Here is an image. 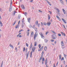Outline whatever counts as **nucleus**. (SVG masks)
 Segmentation results:
<instances>
[{"label":"nucleus","instance_id":"obj_11","mask_svg":"<svg viewBox=\"0 0 67 67\" xmlns=\"http://www.w3.org/2000/svg\"><path fill=\"white\" fill-rule=\"evenodd\" d=\"M62 10H63V11L64 14H66V12H65V10H64V9H62Z\"/></svg>","mask_w":67,"mask_h":67},{"label":"nucleus","instance_id":"obj_64","mask_svg":"<svg viewBox=\"0 0 67 67\" xmlns=\"http://www.w3.org/2000/svg\"><path fill=\"white\" fill-rule=\"evenodd\" d=\"M40 35H42V33H40Z\"/></svg>","mask_w":67,"mask_h":67},{"label":"nucleus","instance_id":"obj_63","mask_svg":"<svg viewBox=\"0 0 67 67\" xmlns=\"http://www.w3.org/2000/svg\"><path fill=\"white\" fill-rule=\"evenodd\" d=\"M22 37V36L21 35L19 36V37Z\"/></svg>","mask_w":67,"mask_h":67},{"label":"nucleus","instance_id":"obj_14","mask_svg":"<svg viewBox=\"0 0 67 67\" xmlns=\"http://www.w3.org/2000/svg\"><path fill=\"white\" fill-rule=\"evenodd\" d=\"M47 3L48 4L50 5H51V3H50V2H48V1H47Z\"/></svg>","mask_w":67,"mask_h":67},{"label":"nucleus","instance_id":"obj_52","mask_svg":"<svg viewBox=\"0 0 67 67\" xmlns=\"http://www.w3.org/2000/svg\"><path fill=\"white\" fill-rule=\"evenodd\" d=\"M1 25V26H3V25H2V23L0 24Z\"/></svg>","mask_w":67,"mask_h":67},{"label":"nucleus","instance_id":"obj_58","mask_svg":"<svg viewBox=\"0 0 67 67\" xmlns=\"http://www.w3.org/2000/svg\"><path fill=\"white\" fill-rule=\"evenodd\" d=\"M24 22V20H22V22L23 23V22Z\"/></svg>","mask_w":67,"mask_h":67},{"label":"nucleus","instance_id":"obj_38","mask_svg":"<svg viewBox=\"0 0 67 67\" xmlns=\"http://www.w3.org/2000/svg\"><path fill=\"white\" fill-rule=\"evenodd\" d=\"M58 35L59 36H61V34H58Z\"/></svg>","mask_w":67,"mask_h":67},{"label":"nucleus","instance_id":"obj_49","mask_svg":"<svg viewBox=\"0 0 67 67\" xmlns=\"http://www.w3.org/2000/svg\"><path fill=\"white\" fill-rule=\"evenodd\" d=\"M64 57H63L62 58V59H61V60H64Z\"/></svg>","mask_w":67,"mask_h":67},{"label":"nucleus","instance_id":"obj_12","mask_svg":"<svg viewBox=\"0 0 67 67\" xmlns=\"http://www.w3.org/2000/svg\"><path fill=\"white\" fill-rule=\"evenodd\" d=\"M61 33L63 35H64V36H65V33H64L63 32H61Z\"/></svg>","mask_w":67,"mask_h":67},{"label":"nucleus","instance_id":"obj_55","mask_svg":"<svg viewBox=\"0 0 67 67\" xmlns=\"http://www.w3.org/2000/svg\"><path fill=\"white\" fill-rule=\"evenodd\" d=\"M55 10H57L58 9V8H57L56 7V8H55Z\"/></svg>","mask_w":67,"mask_h":67},{"label":"nucleus","instance_id":"obj_9","mask_svg":"<svg viewBox=\"0 0 67 67\" xmlns=\"http://www.w3.org/2000/svg\"><path fill=\"white\" fill-rule=\"evenodd\" d=\"M9 45H10V47H11L12 48H14V47H13V46L11 45V44H9Z\"/></svg>","mask_w":67,"mask_h":67},{"label":"nucleus","instance_id":"obj_23","mask_svg":"<svg viewBox=\"0 0 67 67\" xmlns=\"http://www.w3.org/2000/svg\"><path fill=\"white\" fill-rule=\"evenodd\" d=\"M21 34V33H19L18 35L17 36V37H19V36H20V34Z\"/></svg>","mask_w":67,"mask_h":67},{"label":"nucleus","instance_id":"obj_45","mask_svg":"<svg viewBox=\"0 0 67 67\" xmlns=\"http://www.w3.org/2000/svg\"><path fill=\"white\" fill-rule=\"evenodd\" d=\"M3 61H2L1 64V67H2V65H3Z\"/></svg>","mask_w":67,"mask_h":67},{"label":"nucleus","instance_id":"obj_2","mask_svg":"<svg viewBox=\"0 0 67 67\" xmlns=\"http://www.w3.org/2000/svg\"><path fill=\"white\" fill-rule=\"evenodd\" d=\"M37 35H38L37 32H36L35 34L34 35V39L35 40L36 37H37Z\"/></svg>","mask_w":67,"mask_h":67},{"label":"nucleus","instance_id":"obj_62","mask_svg":"<svg viewBox=\"0 0 67 67\" xmlns=\"http://www.w3.org/2000/svg\"><path fill=\"white\" fill-rule=\"evenodd\" d=\"M56 16V17H57V18H59V17L58 16Z\"/></svg>","mask_w":67,"mask_h":67},{"label":"nucleus","instance_id":"obj_5","mask_svg":"<svg viewBox=\"0 0 67 67\" xmlns=\"http://www.w3.org/2000/svg\"><path fill=\"white\" fill-rule=\"evenodd\" d=\"M21 7L22 9H25V8L24 7V6L23 4L21 5Z\"/></svg>","mask_w":67,"mask_h":67},{"label":"nucleus","instance_id":"obj_48","mask_svg":"<svg viewBox=\"0 0 67 67\" xmlns=\"http://www.w3.org/2000/svg\"><path fill=\"white\" fill-rule=\"evenodd\" d=\"M38 27H40V24H38Z\"/></svg>","mask_w":67,"mask_h":67},{"label":"nucleus","instance_id":"obj_57","mask_svg":"<svg viewBox=\"0 0 67 67\" xmlns=\"http://www.w3.org/2000/svg\"><path fill=\"white\" fill-rule=\"evenodd\" d=\"M25 16H26V15L27 14H26V13H25Z\"/></svg>","mask_w":67,"mask_h":67},{"label":"nucleus","instance_id":"obj_54","mask_svg":"<svg viewBox=\"0 0 67 67\" xmlns=\"http://www.w3.org/2000/svg\"><path fill=\"white\" fill-rule=\"evenodd\" d=\"M47 59H46V62H45V63H47Z\"/></svg>","mask_w":67,"mask_h":67},{"label":"nucleus","instance_id":"obj_56","mask_svg":"<svg viewBox=\"0 0 67 67\" xmlns=\"http://www.w3.org/2000/svg\"><path fill=\"white\" fill-rule=\"evenodd\" d=\"M58 15H60V13L59 12H58Z\"/></svg>","mask_w":67,"mask_h":67},{"label":"nucleus","instance_id":"obj_40","mask_svg":"<svg viewBox=\"0 0 67 67\" xmlns=\"http://www.w3.org/2000/svg\"><path fill=\"white\" fill-rule=\"evenodd\" d=\"M35 31H36H36H37V28H35Z\"/></svg>","mask_w":67,"mask_h":67},{"label":"nucleus","instance_id":"obj_1","mask_svg":"<svg viewBox=\"0 0 67 67\" xmlns=\"http://www.w3.org/2000/svg\"><path fill=\"white\" fill-rule=\"evenodd\" d=\"M43 52H44V51H43L41 54H42V55L41 56V57L39 60V62H41V60H42V58H43V54H44V53H43Z\"/></svg>","mask_w":67,"mask_h":67},{"label":"nucleus","instance_id":"obj_53","mask_svg":"<svg viewBox=\"0 0 67 67\" xmlns=\"http://www.w3.org/2000/svg\"><path fill=\"white\" fill-rule=\"evenodd\" d=\"M57 10L58 12H60V10H59V9H57Z\"/></svg>","mask_w":67,"mask_h":67},{"label":"nucleus","instance_id":"obj_37","mask_svg":"<svg viewBox=\"0 0 67 67\" xmlns=\"http://www.w3.org/2000/svg\"><path fill=\"white\" fill-rule=\"evenodd\" d=\"M41 44H40L39 45V48H41Z\"/></svg>","mask_w":67,"mask_h":67},{"label":"nucleus","instance_id":"obj_3","mask_svg":"<svg viewBox=\"0 0 67 67\" xmlns=\"http://www.w3.org/2000/svg\"><path fill=\"white\" fill-rule=\"evenodd\" d=\"M52 38L53 39H56L57 37L55 35H52Z\"/></svg>","mask_w":67,"mask_h":67},{"label":"nucleus","instance_id":"obj_44","mask_svg":"<svg viewBox=\"0 0 67 67\" xmlns=\"http://www.w3.org/2000/svg\"><path fill=\"white\" fill-rule=\"evenodd\" d=\"M14 15H15V13H16V12H15V11H14Z\"/></svg>","mask_w":67,"mask_h":67},{"label":"nucleus","instance_id":"obj_61","mask_svg":"<svg viewBox=\"0 0 67 67\" xmlns=\"http://www.w3.org/2000/svg\"><path fill=\"white\" fill-rule=\"evenodd\" d=\"M33 1L31 0V1H30V2H33Z\"/></svg>","mask_w":67,"mask_h":67},{"label":"nucleus","instance_id":"obj_30","mask_svg":"<svg viewBox=\"0 0 67 67\" xmlns=\"http://www.w3.org/2000/svg\"><path fill=\"white\" fill-rule=\"evenodd\" d=\"M37 44V42H35V46H36V44Z\"/></svg>","mask_w":67,"mask_h":67},{"label":"nucleus","instance_id":"obj_47","mask_svg":"<svg viewBox=\"0 0 67 67\" xmlns=\"http://www.w3.org/2000/svg\"><path fill=\"white\" fill-rule=\"evenodd\" d=\"M51 42H54V40H51Z\"/></svg>","mask_w":67,"mask_h":67},{"label":"nucleus","instance_id":"obj_6","mask_svg":"<svg viewBox=\"0 0 67 67\" xmlns=\"http://www.w3.org/2000/svg\"><path fill=\"white\" fill-rule=\"evenodd\" d=\"M51 22L50 21H49V22L47 23V26H50V25H51Z\"/></svg>","mask_w":67,"mask_h":67},{"label":"nucleus","instance_id":"obj_28","mask_svg":"<svg viewBox=\"0 0 67 67\" xmlns=\"http://www.w3.org/2000/svg\"><path fill=\"white\" fill-rule=\"evenodd\" d=\"M26 45L27 47H29V45L28 44H27V43H26Z\"/></svg>","mask_w":67,"mask_h":67},{"label":"nucleus","instance_id":"obj_16","mask_svg":"<svg viewBox=\"0 0 67 67\" xmlns=\"http://www.w3.org/2000/svg\"><path fill=\"white\" fill-rule=\"evenodd\" d=\"M48 20H49L51 19V17H50V15H49V14H48Z\"/></svg>","mask_w":67,"mask_h":67},{"label":"nucleus","instance_id":"obj_31","mask_svg":"<svg viewBox=\"0 0 67 67\" xmlns=\"http://www.w3.org/2000/svg\"><path fill=\"white\" fill-rule=\"evenodd\" d=\"M42 61L43 62H44L45 61V59H44V58H43L42 59Z\"/></svg>","mask_w":67,"mask_h":67},{"label":"nucleus","instance_id":"obj_41","mask_svg":"<svg viewBox=\"0 0 67 67\" xmlns=\"http://www.w3.org/2000/svg\"><path fill=\"white\" fill-rule=\"evenodd\" d=\"M62 21H63V22H64L65 21H66L64 19H63V18H62Z\"/></svg>","mask_w":67,"mask_h":67},{"label":"nucleus","instance_id":"obj_50","mask_svg":"<svg viewBox=\"0 0 67 67\" xmlns=\"http://www.w3.org/2000/svg\"><path fill=\"white\" fill-rule=\"evenodd\" d=\"M58 62L57 63L56 66H57V65H58Z\"/></svg>","mask_w":67,"mask_h":67},{"label":"nucleus","instance_id":"obj_21","mask_svg":"<svg viewBox=\"0 0 67 67\" xmlns=\"http://www.w3.org/2000/svg\"><path fill=\"white\" fill-rule=\"evenodd\" d=\"M47 49V47L46 46H45L44 48V50L46 51Z\"/></svg>","mask_w":67,"mask_h":67},{"label":"nucleus","instance_id":"obj_39","mask_svg":"<svg viewBox=\"0 0 67 67\" xmlns=\"http://www.w3.org/2000/svg\"><path fill=\"white\" fill-rule=\"evenodd\" d=\"M38 11L39 12H41V13H42L43 12L41 10H38Z\"/></svg>","mask_w":67,"mask_h":67},{"label":"nucleus","instance_id":"obj_22","mask_svg":"<svg viewBox=\"0 0 67 67\" xmlns=\"http://www.w3.org/2000/svg\"><path fill=\"white\" fill-rule=\"evenodd\" d=\"M32 51H31V55H30V57H32Z\"/></svg>","mask_w":67,"mask_h":67},{"label":"nucleus","instance_id":"obj_36","mask_svg":"<svg viewBox=\"0 0 67 67\" xmlns=\"http://www.w3.org/2000/svg\"><path fill=\"white\" fill-rule=\"evenodd\" d=\"M36 24H37H37H38V21L37 20H36Z\"/></svg>","mask_w":67,"mask_h":67},{"label":"nucleus","instance_id":"obj_33","mask_svg":"<svg viewBox=\"0 0 67 67\" xmlns=\"http://www.w3.org/2000/svg\"><path fill=\"white\" fill-rule=\"evenodd\" d=\"M35 47L34 48V50H33V49H34L33 48H32V51H33V52H34V49H35Z\"/></svg>","mask_w":67,"mask_h":67},{"label":"nucleus","instance_id":"obj_51","mask_svg":"<svg viewBox=\"0 0 67 67\" xmlns=\"http://www.w3.org/2000/svg\"><path fill=\"white\" fill-rule=\"evenodd\" d=\"M41 24L42 25H43V23L42 22H41Z\"/></svg>","mask_w":67,"mask_h":67},{"label":"nucleus","instance_id":"obj_19","mask_svg":"<svg viewBox=\"0 0 67 67\" xmlns=\"http://www.w3.org/2000/svg\"><path fill=\"white\" fill-rule=\"evenodd\" d=\"M43 24L44 25H47V23H46V22H44L43 23Z\"/></svg>","mask_w":67,"mask_h":67},{"label":"nucleus","instance_id":"obj_32","mask_svg":"<svg viewBox=\"0 0 67 67\" xmlns=\"http://www.w3.org/2000/svg\"><path fill=\"white\" fill-rule=\"evenodd\" d=\"M48 33H49V32H48V31H47V32H46V35H47V34H48Z\"/></svg>","mask_w":67,"mask_h":67},{"label":"nucleus","instance_id":"obj_43","mask_svg":"<svg viewBox=\"0 0 67 67\" xmlns=\"http://www.w3.org/2000/svg\"><path fill=\"white\" fill-rule=\"evenodd\" d=\"M63 25L64 26V29H66V28L65 27V25Z\"/></svg>","mask_w":67,"mask_h":67},{"label":"nucleus","instance_id":"obj_60","mask_svg":"<svg viewBox=\"0 0 67 67\" xmlns=\"http://www.w3.org/2000/svg\"><path fill=\"white\" fill-rule=\"evenodd\" d=\"M64 23L65 24L66 23V20L64 22Z\"/></svg>","mask_w":67,"mask_h":67},{"label":"nucleus","instance_id":"obj_17","mask_svg":"<svg viewBox=\"0 0 67 67\" xmlns=\"http://www.w3.org/2000/svg\"><path fill=\"white\" fill-rule=\"evenodd\" d=\"M62 58L61 57V54H60L59 55V59H61Z\"/></svg>","mask_w":67,"mask_h":67},{"label":"nucleus","instance_id":"obj_4","mask_svg":"<svg viewBox=\"0 0 67 67\" xmlns=\"http://www.w3.org/2000/svg\"><path fill=\"white\" fill-rule=\"evenodd\" d=\"M29 53H30V51H29L28 53L26 54H25L26 56H27L26 58L27 59L28 58V56H29Z\"/></svg>","mask_w":67,"mask_h":67},{"label":"nucleus","instance_id":"obj_42","mask_svg":"<svg viewBox=\"0 0 67 67\" xmlns=\"http://www.w3.org/2000/svg\"><path fill=\"white\" fill-rule=\"evenodd\" d=\"M57 19H58V20H59V21L61 20V19H60V18L59 17Z\"/></svg>","mask_w":67,"mask_h":67},{"label":"nucleus","instance_id":"obj_46","mask_svg":"<svg viewBox=\"0 0 67 67\" xmlns=\"http://www.w3.org/2000/svg\"><path fill=\"white\" fill-rule=\"evenodd\" d=\"M0 11L1 12H2V9L1 8H0Z\"/></svg>","mask_w":67,"mask_h":67},{"label":"nucleus","instance_id":"obj_24","mask_svg":"<svg viewBox=\"0 0 67 67\" xmlns=\"http://www.w3.org/2000/svg\"><path fill=\"white\" fill-rule=\"evenodd\" d=\"M41 36L42 38H44V36H43V35H41Z\"/></svg>","mask_w":67,"mask_h":67},{"label":"nucleus","instance_id":"obj_13","mask_svg":"<svg viewBox=\"0 0 67 67\" xmlns=\"http://www.w3.org/2000/svg\"><path fill=\"white\" fill-rule=\"evenodd\" d=\"M61 43L62 44V46H64V43H63V41H62L61 42Z\"/></svg>","mask_w":67,"mask_h":67},{"label":"nucleus","instance_id":"obj_34","mask_svg":"<svg viewBox=\"0 0 67 67\" xmlns=\"http://www.w3.org/2000/svg\"><path fill=\"white\" fill-rule=\"evenodd\" d=\"M32 49V44L31 46H30V47L29 48V49Z\"/></svg>","mask_w":67,"mask_h":67},{"label":"nucleus","instance_id":"obj_8","mask_svg":"<svg viewBox=\"0 0 67 67\" xmlns=\"http://www.w3.org/2000/svg\"><path fill=\"white\" fill-rule=\"evenodd\" d=\"M12 6H10L9 9V11H10V12H11V10H12Z\"/></svg>","mask_w":67,"mask_h":67},{"label":"nucleus","instance_id":"obj_10","mask_svg":"<svg viewBox=\"0 0 67 67\" xmlns=\"http://www.w3.org/2000/svg\"><path fill=\"white\" fill-rule=\"evenodd\" d=\"M16 21L15 20V21L14 22V23L13 24V26H14V25L15 24V23H16Z\"/></svg>","mask_w":67,"mask_h":67},{"label":"nucleus","instance_id":"obj_26","mask_svg":"<svg viewBox=\"0 0 67 67\" xmlns=\"http://www.w3.org/2000/svg\"><path fill=\"white\" fill-rule=\"evenodd\" d=\"M27 36H29V31H27Z\"/></svg>","mask_w":67,"mask_h":67},{"label":"nucleus","instance_id":"obj_35","mask_svg":"<svg viewBox=\"0 0 67 67\" xmlns=\"http://www.w3.org/2000/svg\"><path fill=\"white\" fill-rule=\"evenodd\" d=\"M61 3H62V4H64V2H63V1H61Z\"/></svg>","mask_w":67,"mask_h":67},{"label":"nucleus","instance_id":"obj_18","mask_svg":"<svg viewBox=\"0 0 67 67\" xmlns=\"http://www.w3.org/2000/svg\"><path fill=\"white\" fill-rule=\"evenodd\" d=\"M43 49V46L39 50V51H41V49Z\"/></svg>","mask_w":67,"mask_h":67},{"label":"nucleus","instance_id":"obj_29","mask_svg":"<svg viewBox=\"0 0 67 67\" xmlns=\"http://www.w3.org/2000/svg\"><path fill=\"white\" fill-rule=\"evenodd\" d=\"M52 32L53 33H54V34H56V33H55V31H52Z\"/></svg>","mask_w":67,"mask_h":67},{"label":"nucleus","instance_id":"obj_27","mask_svg":"<svg viewBox=\"0 0 67 67\" xmlns=\"http://www.w3.org/2000/svg\"><path fill=\"white\" fill-rule=\"evenodd\" d=\"M34 32H32L31 34V36L32 35H33Z\"/></svg>","mask_w":67,"mask_h":67},{"label":"nucleus","instance_id":"obj_7","mask_svg":"<svg viewBox=\"0 0 67 67\" xmlns=\"http://www.w3.org/2000/svg\"><path fill=\"white\" fill-rule=\"evenodd\" d=\"M28 22L30 23V21H31V18H29L27 19Z\"/></svg>","mask_w":67,"mask_h":67},{"label":"nucleus","instance_id":"obj_59","mask_svg":"<svg viewBox=\"0 0 67 67\" xmlns=\"http://www.w3.org/2000/svg\"><path fill=\"white\" fill-rule=\"evenodd\" d=\"M26 52H27V48L26 49Z\"/></svg>","mask_w":67,"mask_h":67},{"label":"nucleus","instance_id":"obj_15","mask_svg":"<svg viewBox=\"0 0 67 67\" xmlns=\"http://www.w3.org/2000/svg\"><path fill=\"white\" fill-rule=\"evenodd\" d=\"M19 25H17L15 27V29H18V27H19Z\"/></svg>","mask_w":67,"mask_h":67},{"label":"nucleus","instance_id":"obj_25","mask_svg":"<svg viewBox=\"0 0 67 67\" xmlns=\"http://www.w3.org/2000/svg\"><path fill=\"white\" fill-rule=\"evenodd\" d=\"M20 18H21V16H20V15H19L18 17V18L20 19Z\"/></svg>","mask_w":67,"mask_h":67},{"label":"nucleus","instance_id":"obj_20","mask_svg":"<svg viewBox=\"0 0 67 67\" xmlns=\"http://www.w3.org/2000/svg\"><path fill=\"white\" fill-rule=\"evenodd\" d=\"M25 48L24 47L23 48V52H25Z\"/></svg>","mask_w":67,"mask_h":67}]
</instances>
